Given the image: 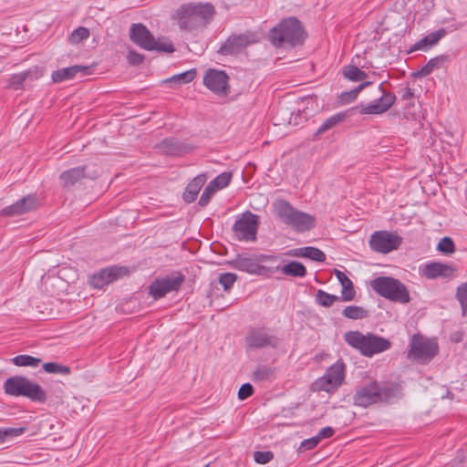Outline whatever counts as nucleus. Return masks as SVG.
<instances>
[{"label": "nucleus", "instance_id": "nucleus-57", "mask_svg": "<svg viewBox=\"0 0 467 467\" xmlns=\"http://www.w3.org/2000/svg\"><path fill=\"white\" fill-rule=\"evenodd\" d=\"M422 3L425 5L427 11H430L434 7V0H422Z\"/></svg>", "mask_w": 467, "mask_h": 467}, {"label": "nucleus", "instance_id": "nucleus-21", "mask_svg": "<svg viewBox=\"0 0 467 467\" xmlns=\"http://www.w3.org/2000/svg\"><path fill=\"white\" fill-rule=\"evenodd\" d=\"M90 67L76 65L56 70L52 73L51 77L54 83H60L65 80L73 79L78 73L86 76L90 74Z\"/></svg>", "mask_w": 467, "mask_h": 467}, {"label": "nucleus", "instance_id": "nucleus-28", "mask_svg": "<svg viewBox=\"0 0 467 467\" xmlns=\"http://www.w3.org/2000/svg\"><path fill=\"white\" fill-rule=\"evenodd\" d=\"M448 60L447 56L441 55L431 58L417 73V76L425 77L430 75L434 69L441 68Z\"/></svg>", "mask_w": 467, "mask_h": 467}, {"label": "nucleus", "instance_id": "nucleus-12", "mask_svg": "<svg viewBox=\"0 0 467 467\" xmlns=\"http://www.w3.org/2000/svg\"><path fill=\"white\" fill-rule=\"evenodd\" d=\"M258 40L257 35L253 32L232 35L221 46L219 53L224 56L237 54L248 46L258 42Z\"/></svg>", "mask_w": 467, "mask_h": 467}, {"label": "nucleus", "instance_id": "nucleus-11", "mask_svg": "<svg viewBox=\"0 0 467 467\" xmlns=\"http://www.w3.org/2000/svg\"><path fill=\"white\" fill-rule=\"evenodd\" d=\"M183 281L184 276L182 274L157 278L150 285L149 291L154 299H159L170 292L178 291Z\"/></svg>", "mask_w": 467, "mask_h": 467}, {"label": "nucleus", "instance_id": "nucleus-17", "mask_svg": "<svg viewBox=\"0 0 467 467\" xmlns=\"http://www.w3.org/2000/svg\"><path fill=\"white\" fill-rule=\"evenodd\" d=\"M128 272V268L124 266H111L105 268L93 275L90 284L96 288H102L118 278L126 275Z\"/></svg>", "mask_w": 467, "mask_h": 467}, {"label": "nucleus", "instance_id": "nucleus-16", "mask_svg": "<svg viewBox=\"0 0 467 467\" xmlns=\"http://www.w3.org/2000/svg\"><path fill=\"white\" fill-rule=\"evenodd\" d=\"M37 207V199L36 195L29 194L18 200L15 203L0 210L1 217H14L25 214L35 210Z\"/></svg>", "mask_w": 467, "mask_h": 467}, {"label": "nucleus", "instance_id": "nucleus-4", "mask_svg": "<svg viewBox=\"0 0 467 467\" xmlns=\"http://www.w3.org/2000/svg\"><path fill=\"white\" fill-rule=\"evenodd\" d=\"M273 207L278 218L296 232H306L315 227L313 215L296 210L284 199L275 200Z\"/></svg>", "mask_w": 467, "mask_h": 467}, {"label": "nucleus", "instance_id": "nucleus-44", "mask_svg": "<svg viewBox=\"0 0 467 467\" xmlns=\"http://www.w3.org/2000/svg\"><path fill=\"white\" fill-rule=\"evenodd\" d=\"M32 78V72L30 70L24 71L18 74H14L11 76L9 84L12 86L15 89H18L22 87L23 83L28 78Z\"/></svg>", "mask_w": 467, "mask_h": 467}, {"label": "nucleus", "instance_id": "nucleus-56", "mask_svg": "<svg viewBox=\"0 0 467 467\" xmlns=\"http://www.w3.org/2000/svg\"><path fill=\"white\" fill-rule=\"evenodd\" d=\"M414 97V91L412 88H410V87H405L402 90H401V99H404V100H408V99H410Z\"/></svg>", "mask_w": 467, "mask_h": 467}, {"label": "nucleus", "instance_id": "nucleus-34", "mask_svg": "<svg viewBox=\"0 0 467 467\" xmlns=\"http://www.w3.org/2000/svg\"><path fill=\"white\" fill-rule=\"evenodd\" d=\"M345 119V114L338 113L336 115L331 116L327 120H325L322 125L317 129V130L315 133V138L319 137L324 132L327 131L328 130L334 128L338 123L342 122Z\"/></svg>", "mask_w": 467, "mask_h": 467}, {"label": "nucleus", "instance_id": "nucleus-14", "mask_svg": "<svg viewBox=\"0 0 467 467\" xmlns=\"http://www.w3.org/2000/svg\"><path fill=\"white\" fill-rule=\"evenodd\" d=\"M228 76L223 70L209 69L203 76V84L212 92L219 96L229 93Z\"/></svg>", "mask_w": 467, "mask_h": 467}, {"label": "nucleus", "instance_id": "nucleus-53", "mask_svg": "<svg viewBox=\"0 0 467 467\" xmlns=\"http://www.w3.org/2000/svg\"><path fill=\"white\" fill-rule=\"evenodd\" d=\"M320 441H321L320 438L317 434L316 436H314L310 439H306V440L303 441L301 442V448H303L304 450H311V449L315 448L320 442Z\"/></svg>", "mask_w": 467, "mask_h": 467}, {"label": "nucleus", "instance_id": "nucleus-3", "mask_svg": "<svg viewBox=\"0 0 467 467\" xmlns=\"http://www.w3.org/2000/svg\"><path fill=\"white\" fill-rule=\"evenodd\" d=\"M345 342L358 350L362 356L371 358L391 348V342L373 333L363 334L358 330H350L344 334Z\"/></svg>", "mask_w": 467, "mask_h": 467}, {"label": "nucleus", "instance_id": "nucleus-25", "mask_svg": "<svg viewBox=\"0 0 467 467\" xmlns=\"http://www.w3.org/2000/svg\"><path fill=\"white\" fill-rule=\"evenodd\" d=\"M340 386L334 381L330 377H328L326 373L316 379L312 384V389L314 391H326L327 393L335 392Z\"/></svg>", "mask_w": 467, "mask_h": 467}, {"label": "nucleus", "instance_id": "nucleus-40", "mask_svg": "<svg viewBox=\"0 0 467 467\" xmlns=\"http://www.w3.org/2000/svg\"><path fill=\"white\" fill-rule=\"evenodd\" d=\"M232 179V174L230 172H223L215 177L213 181L209 182V185L212 186L215 192L226 187Z\"/></svg>", "mask_w": 467, "mask_h": 467}, {"label": "nucleus", "instance_id": "nucleus-13", "mask_svg": "<svg viewBox=\"0 0 467 467\" xmlns=\"http://www.w3.org/2000/svg\"><path fill=\"white\" fill-rule=\"evenodd\" d=\"M381 93L380 97L374 102L365 106H360L359 112L366 115H380L388 111L396 102V95L388 92L383 88V83L378 87Z\"/></svg>", "mask_w": 467, "mask_h": 467}, {"label": "nucleus", "instance_id": "nucleus-55", "mask_svg": "<svg viewBox=\"0 0 467 467\" xmlns=\"http://www.w3.org/2000/svg\"><path fill=\"white\" fill-rule=\"evenodd\" d=\"M415 0H397L396 3H395V7L399 11L405 12L409 8L410 4H411Z\"/></svg>", "mask_w": 467, "mask_h": 467}, {"label": "nucleus", "instance_id": "nucleus-52", "mask_svg": "<svg viewBox=\"0 0 467 467\" xmlns=\"http://www.w3.org/2000/svg\"><path fill=\"white\" fill-rule=\"evenodd\" d=\"M359 92L360 91L358 90V88H355L354 89L348 91V92H343L339 97L340 101L344 104H348V103L355 100Z\"/></svg>", "mask_w": 467, "mask_h": 467}, {"label": "nucleus", "instance_id": "nucleus-32", "mask_svg": "<svg viewBox=\"0 0 467 467\" xmlns=\"http://www.w3.org/2000/svg\"><path fill=\"white\" fill-rule=\"evenodd\" d=\"M153 47L151 51L163 52V53H173L175 47L171 40L165 36H161L153 40Z\"/></svg>", "mask_w": 467, "mask_h": 467}, {"label": "nucleus", "instance_id": "nucleus-51", "mask_svg": "<svg viewBox=\"0 0 467 467\" xmlns=\"http://www.w3.org/2000/svg\"><path fill=\"white\" fill-rule=\"evenodd\" d=\"M214 192H215L214 189L208 184L199 199V204L201 206H206L208 204V202H210L212 195Z\"/></svg>", "mask_w": 467, "mask_h": 467}, {"label": "nucleus", "instance_id": "nucleus-27", "mask_svg": "<svg viewBox=\"0 0 467 467\" xmlns=\"http://www.w3.org/2000/svg\"><path fill=\"white\" fill-rule=\"evenodd\" d=\"M158 148L168 155H177L183 151L184 147L175 138H168L163 140Z\"/></svg>", "mask_w": 467, "mask_h": 467}, {"label": "nucleus", "instance_id": "nucleus-2", "mask_svg": "<svg viewBox=\"0 0 467 467\" xmlns=\"http://www.w3.org/2000/svg\"><path fill=\"white\" fill-rule=\"evenodd\" d=\"M268 36L275 47H295L304 44L306 33L301 22L291 16L281 20L270 30Z\"/></svg>", "mask_w": 467, "mask_h": 467}, {"label": "nucleus", "instance_id": "nucleus-24", "mask_svg": "<svg viewBox=\"0 0 467 467\" xmlns=\"http://www.w3.org/2000/svg\"><path fill=\"white\" fill-rule=\"evenodd\" d=\"M334 274L342 285L341 300L344 302L352 301L356 296L352 281L340 270L335 269Z\"/></svg>", "mask_w": 467, "mask_h": 467}, {"label": "nucleus", "instance_id": "nucleus-43", "mask_svg": "<svg viewBox=\"0 0 467 467\" xmlns=\"http://www.w3.org/2000/svg\"><path fill=\"white\" fill-rule=\"evenodd\" d=\"M456 298L461 304L462 315L467 316V282L457 287Z\"/></svg>", "mask_w": 467, "mask_h": 467}, {"label": "nucleus", "instance_id": "nucleus-29", "mask_svg": "<svg viewBox=\"0 0 467 467\" xmlns=\"http://www.w3.org/2000/svg\"><path fill=\"white\" fill-rule=\"evenodd\" d=\"M282 274L293 277H304L306 275L305 265L297 261H292L281 268Z\"/></svg>", "mask_w": 467, "mask_h": 467}, {"label": "nucleus", "instance_id": "nucleus-5", "mask_svg": "<svg viewBox=\"0 0 467 467\" xmlns=\"http://www.w3.org/2000/svg\"><path fill=\"white\" fill-rule=\"evenodd\" d=\"M5 393L14 397H26L32 401L44 403L47 400L46 390L36 382L26 377L14 376L4 383Z\"/></svg>", "mask_w": 467, "mask_h": 467}, {"label": "nucleus", "instance_id": "nucleus-9", "mask_svg": "<svg viewBox=\"0 0 467 467\" xmlns=\"http://www.w3.org/2000/svg\"><path fill=\"white\" fill-rule=\"evenodd\" d=\"M259 218L250 211L237 217L233 225L234 235L238 241L251 242L256 240Z\"/></svg>", "mask_w": 467, "mask_h": 467}, {"label": "nucleus", "instance_id": "nucleus-23", "mask_svg": "<svg viewBox=\"0 0 467 467\" xmlns=\"http://www.w3.org/2000/svg\"><path fill=\"white\" fill-rule=\"evenodd\" d=\"M286 255L295 257H306L319 263L326 261L325 253L320 249L313 246L292 249L286 253Z\"/></svg>", "mask_w": 467, "mask_h": 467}, {"label": "nucleus", "instance_id": "nucleus-7", "mask_svg": "<svg viewBox=\"0 0 467 467\" xmlns=\"http://www.w3.org/2000/svg\"><path fill=\"white\" fill-rule=\"evenodd\" d=\"M372 289L379 296L401 304L410 301L406 285L399 279L390 276H379L370 282Z\"/></svg>", "mask_w": 467, "mask_h": 467}, {"label": "nucleus", "instance_id": "nucleus-37", "mask_svg": "<svg viewBox=\"0 0 467 467\" xmlns=\"http://www.w3.org/2000/svg\"><path fill=\"white\" fill-rule=\"evenodd\" d=\"M338 300L339 297L337 296L328 294L322 289H318L316 294V303L324 307H330Z\"/></svg>", "mask_w": 467, "mask_h": 467}, {"label": "nucleus", "instance_id": "nucleus-49", "mask_svg": "<svg viewBox=\"0 0 467 467\" xmlns=\"http://www.w3.org/2000/svg\"><path fill=\"white\" fill-rule=\"evenodd\" d=\"M254 393V388L250 383H244L238 390V399L244 400Z\"/></svg>", "mask_w": 467, "mask_h": 467}, {"label": "nucleus", "instance_id": "nucleus-6", "mask_svg": "<svg viewBox=\"0 0 467 467\" xmlns=\"http://www.w3.org/2000/svg\"><path fill=\"white\" fill-rule=\"evenodd\" d=\"M395 397V389L387 385L371 381L358 388L353 396V404L367 408L372 404L388 402Z\"/></svg>", "mask_w": 467, "mask_h": 467}, {"label": "nucleus", "instance_id": "nucleus-31", "mask_svg": "<svg viewBox=\"0 0 467 467\" xmlns=\"http://www.w3.org/2000/svg\"><path fill=\"white\" fill-rule=\"evenodd\" d=\"M203 183V180L201 177H195L186 187V190L183 193V200L186 202H193Z\"/></svg>", "mask_w": 467, "mask_h": 467}, {"label": "nucleus", "instance_id": "nucleus-54", "mask_svg": "<svg viewBox=\"0 0 467 467\" xmlns=\"http://www.w3.org/2000/svg\"><path fill=\"white\" fill-rule=\"evenodd\" d=\"M335 431L332 427H325L317 433L320 440L330 438L334 435Z\"/></svg>", "mask_w": 467, "mask_h": 467}, {"label": "nucleus", "instance_id": "nucleus-48", "mask_svg": "<svg viewBox=\"0 0 467 467\" xmlns=\"http://www.w3.org/2000/svg\"><path fill=\"white\" fill-rule=\"evenodd\" d=\"M274 459V453L270 451H256L254 453V460L259 464H265Z\"/></svg>", "mask_w": 467, "mask_h": 467}, {"label": "nucleus", "instance_id": "nucleus-1", "mask_svg": "<svg viewBox=\"0 0 467 467\" xmlns=\"http://www.w3.org/2000/svg\"><path fill=\"white\" fill-rule=\"evenodd\" d=\"M215 8L213 4L188 3L180 5L172 18L177 21L182 30H192L208 25L213 16Z\"/></svg>", "mask_w": 467, "mask_h": 467}, {"label": "nucleus", "instance_id": "nucleus-30", "mask_svg": "<svg viewBox=\"0 0 467 467\" xmlns=\"http://www.w3.org/2000/svg\"><path fill=\"white\" fill-rule=\"evenodd\" d=\"M345 368L344 362L337 360L327 369L326 374L341 386L345 379Z\"/></svg>", "mask_w": 467, "mask_h": 467}, {"label": "nucleus", "instance_id": "nucleus-47", "mask_svg": "<svg viewBox=\"0 0 467 467\" xmlns=\"http://www.w3.org/2000/svg\"><path fill=\"white\" fill-rule=\"evenodd\" d=\"M437 248L442 253L451 254L455 250V245L451 238L443 237L439 242Z\"/></svg>", "mask_w": 467, "mask_h": 467}, {"label": "nucleus", "instance_id": "nucleus-15", "mask_svg": "<svg viewBox=\"0 0 467 467\" xmlns=\"http://www.w3.org/2000/svg\"><path fill=\"white\" fill-rule=\"evenodd\" d=\"M130 40L140 48L151 51L153 47L154 36L142 23H134L130 28Z\"/></svg>", "mask_w": 467, "mask_h": 467}, {"label": "nucleus", "instance_id": "nucleus-22", "mask_svg": "<svg viewBox=\"0 0 467 467\" xmlns=\"http://www.w3.org/2000/svg\"><path fill=\"white\" fill-rule=\"evenodd\" d=\"M87 166H79L63 171L60 174V180L64 186L69 187L79 182L81 179L88 177L94 179L97 177L96 173L88 174L86 172Z\"/></svg>", "mask_w": 467, "mask_h": 467}, {"label": "nucleus", "instance_id": "nucleus-38", "mask_svg": "<svg viewBox=\"0 0 467 467\" xmlns=\"http://www.w3.org/2000/svg\"><path fill=\"white\" fill-rule=\"evenodd\" d=\"M12 362L18 367L36 368L41 363V359L29 355H18L12 358Z\"/></svg>", "mask_w": 467, "mask_h": 467}, {"label": "nucleus", "instance_id": "nucleus-50", "mask_svg": "<svg viewBox=\"0 0 467 467\" xmlns=\"http://www.w3.org/2000/svg\"><path fill=\"white\" fill-rule=\"evenodd\" d=\"M144 56L135 50H130L127 54V60L130 65H140L143 62Z\"/></svg>", "mask_w": 467, "mask_h": 467}, {"label": "nucleus", "instance_id": "nucleus-35", "mask_svg": "<svg viewBox=\"0 0 467 467\" xmlns=\"http://www.w3.org/2000/svg\"><path fill=\"white\" fill-rule=\"evenodd\" d=\"M343 76L351 81H361L367 78L368 74L355 65H348L343 68Z\"/></svg>", "mask_w": 467, "mask_h": 467}, {"label": "nucleus", "instance_id": "nucleus-41", "mask_svg": "<svg viewBox=\"0 0 467 467\" xmlns=\"http://www.w3.org/2000/svg\"><path fill=\"white\" fill-rule=\"evenodd\" d=\"M26 431L25 427L20 428H0V444L7 439L22 435Z\"/></svg>", "mask_w": 467, "mask_h": 467}, {"label": "nucleus", "instance_id": "nucleus-10", "mask_svg": "<svg viewBox=\"0 0 467 467\" xmlns=\"http://www.w3.org/2000/svg\"><path fill=\"white\" fill-rule=\"evenodd\" d=\"M402 244V237L396 232L390 231H376L369 239V246L371 250L379 254H389L399 249Z\"/></svg>", "mask_w": 467, "mask_h": 467}, {"label": "nucleus", "instance_id": "nucleus-26", "mask_svg": "<svg viewBox=\"0 0 467 467\" xmlns=\"http://www.w3.org/2000/svg\"><path fill=\"white\" fill-rule=\"evenodd\" d=\"M446 35L445 29H440L435 32H431V34L424 36L422 39L418 41L415 46L414 49L420 50V49H428L434 45H436L444 36Z\"/></svg>", "mask_w": 467, "mask_h": 467}, {"label": "nucleus", "instance_id": "nucleus-45", "mask_svg": "<svg viewBox=\"0 0 467 467\" xmlns=\"http://www.w3.org/2000/svg\"><path fill=\"white\" fill-rule=\"evenodd\" d=\"M89 36V30L87 27L79 26L75 29L69 36V42L71 44H78L82 40Z\"/></svg>", "mask_w": 467, "mask_h": 467}, {"label": "nucleus", "instance_id": "nucleus-33", "mask_svg": "<svg viewBox=\"0 0 467 467\" xmlns=\"http://www.w3.org/2000/svg\"><path fill=\"white\" fill-rule=\"evenodd\" d=\"M342 315L348 319L358 320L368 317V311L363 306H348L343 309Z\"/></svg>", "mask_w": 467, "mask_h": 467}, {"label": "nucleus", "instance_id": "nucleus-36", "mask_svg": "<svg viewBox=\"0 0 467 467\" xmlns=\"http://www.w3.org/2000/svg\"><path fill=\"white\" fill-rule=\"evenodd\" d=\"M275 375V369L268 366H258L253 372L252 379L254 382H264L271 379Z\"/></svg>", "mask_w": 467, "mask_h": 467}, {"label": "nucleus", "instance_id": "nucleus-58", "mask_svg": "<svg viewBox=\"0 0 467 467\" xmlns=\"http://www.w3.org/2000/svg\"><path fill=\"white\" fill-rule=\"evenodd\" d=\"M369 85H371L370 81H365V82H362L361 84H359L357 88H358V90L361 91Z\"/></svg>", "mask_w": 467, "mask_h": 467}, {"label": "nucleus", "instance_id": "nucleus-19", "mask_svg": "<svg viewBox=\"0 0 467 467\" xmlns=\"http://www.w3.org/2000/svg\"><path fill=\"white\" fill-rule=\"evenodd\" d=\"M233 268L246 272L252 275H264L266 272V268L261 265L256 259L250 257L238 256L236 259L230 262Z\"/></svg>", "mask_w": 467, "mask_h": 467}, {"label": "nucleus", "instance_id": "nucleus-39", "mask_svg": "<svg viewBox=\"0 0 467 467\" xmlns=\"http://www.w3.org/2000/svg\"><path fill=\"white\" fill-rule=\"evenodd\" d=\"M195 77H196V70L190 69L188 71L180 73L178 75H175V76L170 78L169 79L166 80V82L186 84V83H190L191 81H192Z\"/></svg>", "mask_w": 467, "mask_h": 467}, {"label": "nucleus", "instance_id": "nucleus-42", "mask_svg": "<svg viewBox=\"0 0 467 467\" xmlns=\"http://www.w3.org/2000/svg\"><path fill=\"white\" fill-rule=\"evenodd\" d=\"M43 368L46 372L51 374H63L67 375L70 373V368L60 365L56 362H47L43 365Z\"/></svg>", "mask_w": 467, "mask_h": 467}, {"label": "nucleus", "instance_id": "nucleus-20", "mask_svg": "<svg viewBox=\"0 0 467 467\" xmlns=\"http://www.w3.org/2000/svg\"><path fill=\"white\" fill-rule=\"evenodd\" d=\"M456 268L451 265L433 262L427 264L423 269V275L429 279H436L438 277H450L454 275Z\"/></svg>", "mask_w": 467, "mask_h": 467}, {"label": "nucleus", "instance_id": "nucleus-8", "mask_svg": "<svg viewBox=\"0 0 467 467\" xmlns=\"http://www.w3.org/2000/svg\"><path fill=\"white\" fill-rule=\"evenodd\" d=\"M438 344L435 340L427 338L420 334L411 337L408 358L425 364L431 361L438 353Z\"/></svg>", "mask_w": 467, "mask_h": 467}, {"label": "nucleus", "instance_id": "nucleus-59", "mask_svg": "<svg viewBox=\"0 0 467 467\" xmlns=\"http://www.w3.org/2000/svg\"><path fill=\"white\" fill-rule=\"evenodd\" d=\"M210 466V463H207L204 467H209Z\"/></svg>", "mask_w": 467, "mask_h": 467}, {"label": "nucleus", "instance_id": "nucleus-18", "mask_svg": "<svg viewBox=\"0 0 467 467\" xmlns=\"http://www.w3.org/2000/svg\"><path fill=\"white\" fill-rule=\"evenodd\" d=\"M246 343L254 348H262L265 347L276 348L279 344V338L274 335H269L264 329H253L246 337Z\"/></svg>", "mask_w": 467, "mask_h": 467}, {"label": "nucleus", "instance_id": "nucleus-46", "mask_svg": "<svg viewBox=\"0 0 467 467\" xmlns=\"http://www.w3.org/2000/svg\"><path fill=\"white\" fill-rule=\"evenodd\" d=\"M236 280L237 275L233 273L222 274L220 275L218 279L219 283L223 285L225 291L230 290L233 287L234 284L236 282Z\"/></svg>", "mask_w": 467, "mask_h": 467}]
</instances>
